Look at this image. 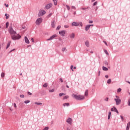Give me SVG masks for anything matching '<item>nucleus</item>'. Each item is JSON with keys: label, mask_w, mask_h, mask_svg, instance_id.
Returning a JSON list of instances; mask_svg holds the SVG:
<instances>
[{"label": "nucleus", "mask_w": 130, "mask_h": 130, "mask_svg": "<svg viewBox=\"0 0 130 130\" xmlns=\"http://www.w3.org/2000/svg\"><path fill=\"white\" fill-rule=\"evenodd\" d=\"M121 92V89L120 88L117 89V93H120Z\"/></svg>", "instance_id": "obj_37"}, {"label": "nucleus", "mask_w": 130, "mask_h": 130, "mask_svg": "<svg viewBox=\"0 0 130 130\" xmlns=\"http://www.w3.org/2000/svg\"><path fill=\"white\" fill-rule=\"evenodd\" d=\"M25 104H28V103H30V101L29 100H26L24 101Z\"/></svg>", "instance_id": "obj_31"}, {"label": "nucleus", "mask_w": 130, "mask_h": 130, "mask_svg": "<svg viewBox=\"0 0 130 130\" xmlns=\"http://www.w3.org/2000/svg\"><path fill=\"white\" fill-rule=\"evenodd\" d=\"M51 16H52V13H50L48 14V15H47V18H50Z\"/></svg>", "instance_id": "obj_34"}, {"label": "nucleus", "mask_w": 130, "mask_h": 130, "mask_svg": "<svg viewBox=\"0 0 130 130\" xmlns=\"http://www.w3.org/2000/svg\"><path fill=\"white\" fill-rule=\"evenodd\" d=\"M8 31L10 35H11L12 40H19V39H21V36L17 34V31L14 30L12 26L9 27Z\"/></svg>", "instance_id": "obj_1"}, {"label": "nucleus", "mask_w": 130, "mask_h": 130, "mask_svg": "<svg viewBox=\"0 0 130 130\" xmlns=\"http://www.w3.org/2000/svg\"><path fill=\"white\" fill-rule=\"evenodd\" d=\"M129 126H130V122H129L127 124V126H126V130H129Z\"/></svg>", "instance_id": "obj_20"}, {"label": "nucleus", "mask_w": 130, "mask_h": 130, "mask_svg": "<svg viewBox=\"0 0 130 130\" xmlns=\"http://www.w3.org/2000/svg\"><path fill=\"white\" fill-rule=\"evenodd\" d=\"M101 72L100 71H99V73H98V75H99V76H100V74H101Z\"/></svg>", "instance_id": "obj_63"}, {"label": "nucleus", "mask_w": 130, "mask_h": 130, "mask_svg": "<svg viewBox=\"0 0 130 130\" xmlns=\"http://www.w3.org/2000/svg\"><path fill=\"white\" fill-rule=\"evenodd\" d=\"M85 96H88V90H86L85 92Z\"/></svg>", "instance_id": "obj_38"}, {"label": "nucleus", "mask_w": 130, "mask_h": 130, "mask_svg": "<svg viewBox=\"0 0 130 130\" xmlns=\"http://www.w3.org/2000/svg\"><path fill=\"white\" fill-rule=\"evenodd\" d=\"M24 106H25L24 105V103H22V102L20 103L19 104V105H18V107H19V108H20V109H23V108H24Z\"/></svg>", "instance_id": "obj_12"}, {"label": "nucleus", "mask_w": 130, "mask_h": 130, "mask_svg": "<svg viewBox=\"0 0 130 130\" xmlns=\"http://www.w3.org/2000/svg\"><path fill=\"white\" fill-rule=\"evenodd\" d=\"M70 98V96H69V95H66L65 96L63 97V100H66V99H68Z\"/></svg>", "instance_id": "obj_25"}, {"label": "nucleus", "mask_w": 130, "mask_h": 130, "mask_svg": "<svg viewBox=\"0 0 130 130\" xmlns=\"http://www.w3.org/2000/svg\"><path fill=\"white\" fill-rule=\"evenodd\" d=\"M72 26H75L76 27H78L79 26L78 22H73L72 23Z\"/></svg>", "instance_id": "obj_16"}, {"label": "nucleus", "mask_w": 130, "mask_h": 130, "mask_svg": "<svg viewBox=\"0 0 130 130\" xmlns=\"http://www.w3.org/2000/svg\"><path fill=\"white\" fill-rule=\"evenodd\" d=\"M45 14H46V11L44 10H40L38 13V16L42 17V16H44V15H45Z\"/></svg>", "instance_id": "obj_4"}, {"label": "nucleus", "mask_w": 130, "mask_h": 130, "mask_svg": "<svg viewBox=\"0 0 130 130\" xmlns=\"http://www.w3.org/2000/svg\"><path fill=\"white\" fill-rule=\"evenodd\" d=\"M5 17H6V19L7 20H8V19H9V15H8V14L6 13L5 15Z\"/></svg>", "instance_id": "obj_30"}, {"label": "nucleus", "mask_w": 130, "mask_h": 130, "mask_svg": "<svg viewBox=\"0 0 130 130\" xmlns=\"http://www.w3.org/2000/svg\"><path fill=\"white\" fill-rule=\"evenodd\" d=\"M51 25L52 28H55V20H53L51 21Z\"/></svg>", "instance_id": "obj_13"}, {"label": "nucleus", "mask_w": 130, "mask_h": 130, "mask_svg": "<svg viewBox=\"0 0 130 130\" xmlns=\"http://www.w3.org/2000/svg\"><path fill=\"white\" fill-rule=\"evenodd\" d=\"M35 104H36V105H42V103L35 102Z\"/></svg>", "instance_id": "obj_27"}, {"label": "nucleus", "mask_w": 130, "mask_h": 130, "mask_svg": "<svg viewBox=\"0 0 130 130\" xmlns=\"http://www.w3.org/2000/svg\"><path fill=\"white\" fill-rule=\"evenodd\" d=\"M54 2V5L56 6L57 5V1L56 0H52Z\"/></svg>", "instance_id": "obj_29"}, {"label": "nucleus", "mask_w": 130, "mask_h": 130, "mask_svg": "<svg viewBox=\"0 0 130 130\" xmlns=\"http://www.w3.org/2000/svg\"><path fill=\"white\" fill-rule=\"evenodd\" d=\"M111 116V112H109L108 115V119H110V117Z\"/></svg>", "instance_id": "obj_21"}, {"label": "nucleus", "mask_w": 130, "mask_h": 130, "mask_svg": "<svg viewBox=\"0 0 130 130\" xmlns=\"http://www.w3.org/2000/svg\"><path fill=\"white\" fill-rule=\"evenodd\" d=\"M111 111H113L114 112H116V113H119L118 110H117V109L115 107H113V108H112L111 109Z\"/></svg>", "instance_id": "obj_9"}, {"label": "nucleus", "mask_w": 130, "mask_h": 130, "mask_svg": "<svg viewBox=\"0 0 130 130\" xmlns=\"http://www.w3.org/2000/svg\"><path fill=\"white\" fill-rule=\"evenodd\" d=\"M60 27H61L60 26L58 25L56 28V30H59V29H60Z\"/></svg>", "instance_id": "obj_46"}, {"label": "nucleus", "mask_w": 130, "mask_h": 130, "mask_svg": "<svg viewBox=\"0 0 130 130\" xmlns=\"http://www.w3.org/2000/svg\"><path fill=\"white\" fill-rule=\"evenodd\" d=\"M66 7H67V9L68 10V11H70V10L71 9L70 6L69 5H66Z\"/></svg>", "instance_id": "obj_41"}, {"label": "nucleus", "mask_w": 130, "mask_h": 130, "mask_svg": "<svg viewBox=\"0 0 130 130\" xmlns=\"http://www.w3.org/2000/svg\"><path fill=\"white\" fill-rule=\"evenodd\" d=\"M108 99H109L108 98H106L105 99V101H108Z\"/></svg>", "instance_id": "obj_57"}, {"label": "nucleus", "mask_w": 130, "mask_h": 130, "mask_svg": "<svg viewBox=\"0 0 130 130\" xmlns=\"http://www.w3.org/2000/svg\"><path fill=\"white\" fill-rule=\"evenodd\" d=\"M57 37V35L56 34L53 35V36H51L49 39H47V41H50V40H53L54 38Z\"/></svg>", "instance_id": "obj_6"}, {"label": "nucleus", "mask_w": 130, "mask_h": 130, "mask_svg": "<svg viewBox=\"0 0 130 130\" xmlns=\"http://www.w3.org/2000/svg\"><path fill=\"white\" fill-rule=\"evenodd\" d=\"M66 87H67V88H70V86H69V85H66Z\"/></svg>", "instance_id": "obj_64"}, {"label": "nucleus", "mask_w": 130, "mask_h": 130, "mask_svg": "<svg viewBox=\"0 0 130 130\" xmlns=\"http://www.w3.org/2000/svg\"><path fill=\"white\" fill-rule=\"evenodd\" d=\"M49 92L50 93H53V92H54V89H49Z\"/></svg>", "instance_id": "obj_26"}, {"label": "nucleus", "mask_w": 130, "mask_h": 130, "mask_svg": "<svg viewBox=\"0 0 130 130\" xmlns=\"http://www.w3.org/2000/svg\"><path fill=\"white\" fill-rule=\"evenodd\" d=\"M5 6H6V7L7 8H8V7H9V5H8V4H5Z\"/></svg>", "instance_id": "obj_62"}, {"label": "nucleus", "mask_w": 130, "mask_h": 130, "mask_svg": "<svg viewBox=\"0 0 130 130\" xmlns=\"http://www.w3.org/2000/svg\"><path fill=\"white\" fill-rule=\"evenodd\" d=\"M85 45H86V46H87V47H90V43L89 42V41H86L85 42Z\"/></svg>", "instance_id": "obj_17"}, {"label": "nucleus", "mask_w": 130, "mask_h": 130, "mask_svg": "<svg viewBox=\"0 0 130 130\" xmlns=\"http://www.w3.org/2000/svg\"><path fill=\"white\" fill-rule=\"evenodd\" d=\"M91 26H93V24H88L85 26V31H88L90 28L91 27Z\"/></svg>", "instance_id": "obj_10"}, {"label": "nucleus", "mask_w": 130, "mask_h": 130, "mask_svg": "<svg viewBox=\"0 0 130 130\" xmlns=\"http://www.w3.org/2000/svg\"><path fill=\"white\" fill-rule=\"evenodd\" d=\"M73 97L76 99V100H84L85 99V96L82 95H76L75 94H73Z\"/></svg>", "instance_id": "obj_2"}, {"label": "nucleus", "mask_w": 130, "mask_h": 130, "mask_svg": "<svg viewBox=\"0 0 130 130\" xmlns=\"http://www.w3.org/2000/svg\"><path fill=\"white\" fill-rule=\"evenodd\" d=\"M20 98H24L25 95H24L23 94H20Z\"/></svg>", "instance_id": "obj_43"}, {"label": "nucleus", "mask_w": 130, "mask_h": 130, "mask_svg": "<svg viewBox=\"0 0 130 130\" xmlns=\"http://www.w3.org/2000/svg\"><path fill=\"white\" fill-rule=\"evenodd\" d=\"M13 106H14V107H15V108H16V107H17V105L16 104V103H14Z\"/></svg>", "instance_id": "obj_52"}, {"label": "nucleus", "mask_w": 130, "mask_h": 130, "mask_svg": "<svg viewBox=\"0 0 130 130\" xmlns=\"http://www.w3.org/2000/svg\"><path fill=\"white\" fill-rule=\"evenodd\" d=\"M103 70L105 71H108V68L103 66Z\"/></svg>", "instance_id": "obj_22"}, {"label": "nucleus", "mask_w": 130, "mask_h": 130, "mask_svg": "<svg viewBox=\"0 0 130 130\" xmlns=\"http://www.w3.org/2000/svg\"><path fill=\"white\" fill-rule=\"evenodd\" d=\"M105 78H106V79H108V78H109L108 75H105Z\"/></svg>", "instance_id": "obj_60"}, {"label": "nucleus", "mask_w": 130, "mask_h": 130, "mask_svg": "<svg viewBox=\"0 0 130 130\" xmlns=\"http://www.w3.org/2000/svg\"><path fill=\"white\" fill-rule=\"evenodd\" d=\"M59 34L61 36H64V35H66V30H61L59 31Z\"/></svg>", "instance_id": "obj_11"}, {"label": "nucleus", "mask_w": 130, "mask_h": 130, "mask_svg": "<svg viewBox=\"0 0 130 130\" xmlns=\"http://www.w3.org/2000/svg\"><path fill=\"white\" fill-rule=\"evenodd\" d=\"M49 127L48 126L45 127L43 130H48Z\"/></svg>", "instance_id": "obj_40"}, {"label": "nucleus", "mask_w": 130, "mask_h": 130, "mask_svg": "<svg viewBox=\"0 0 130 130\" xmlns=\"http://www.w3.org/2000/svg\"><path fill=\"white\" fill-rule=\"evenodd\" d=\"M6 28H8V27H9V22H7L6 23Z\"/></svg>", "instance_id": "obj_36"}, {"label": "nucleus", "mask_w": 130, "mask_h": 130, "mask_svg": "<svg viewBox=\"0 0 130 130\" xmlns=\"http://www.w3.org/2000/svg\"><path fill=\"white\" fill-rule=\"evenodd\" d=\"M42 18L41 17L38 18L36 21V25H40L42 23Z\"/></svg>", "instance_id": "obj_5"}, {"label": "nucleus", "mask_w": 130, "mask_h": 130, "mask_svg": "<svg viewBox=\"0 0 130 130\" xmlns=\"http://www.w3.org/2000/svg\"><path fill=\"white\" fill-rule=\"evenodd\" d=\"M64 28H69V25H64Z\"/></svg>", "instance_id": "obj_56"}, {"label": "nucleus", "mask_w": 130, "mask_h": 130, "mask_svg": "<svg viewBox=\"0 0 130 130\" xmlns=\"http://www.w3.org/2000/svg\"><path fill=\"white\" fill-rule=\"evenodd\" d=\"M89 23L90 24H92V23H93V21L90 20V21H89Z\"/></svg>", "instance_id": "obj_61"}, {"label": "nucleus", "mask_w": 130, "mask_h": 130, "mask_svg": "<svg viewBox=\"0 0 130 130\" xmlns=\"http://www.w3.org/2000/svg\"><path fill=\"white\" fill-rule=\"evenodd\" d=\"M66 121L68 123H69V124H72V123H73V119L71 118H68Z\"/></svg>", "instance_id": "obj_8"}, {"label": "nucleus", "mask_w": 130, "mask_h": 130, "mask_svg": "<svg viewBox=\"0 0 130 130\" xmlns=\"http://www.w3.org/2000/svg\"><path fill=\"white\" fill-rule=\"evenodd\" d=\"M63 95H66V94H64L63 93H60L59 94V97H61Z\"/></svg>", "instance_id": "obj_35"}, {"label": "nucleus", "mask_w": 130, "mask_h": 130, "mask_svg": "<svg viewBox=\"0 0 130 130\" xmlns=\"http://www.w3.org/2000/svg\"><path fill=\"white\" fill-rule=\"evenodd\" d=\"M62 52H64V51H67V48L66 47H63L62 48Z\"/></svg>", "instance_id": "obj_23"}, {"label": "nucleus", "mask_w": 130, "mask_h": 130, "mask_svg": "<svg viewBox=\"0 0 130 130\" xmlns=\"http://www.w3.org/2000/svg\"><path fill=\"white\" fill-rule=\"evenodd\" d=\"M24 41L25 43H26L27 44H29V43H30V42L29 41V39H28V38H27V37H24Z\"/></svg>", "instance_id": "obj_15"}, {"label": "nucleus", "mask_w": 130, "mask_h": 130, "mask_svg": "<svg viewBox=\"0 0 130 130\" xmlns=\"http://www.w3.org/2000/svg\"><path fill=\"white\" fill-rule=\"evenodd\" d=\"M11 46V41L8 42L7 47H6V49H8L10 46Z\"/></svg>", "instance_id": "obj_19"}, {"label": "nucleus", "mask_w": 130, "mask_h": 130, "mask_svg": "<svg viewBox=\"0 0 130 130\" xmlns=\"http://www.w3.org/2000/svg\"><path fill=\"white\" fill-rule=\"evenodd\" d=\"M127 104H128V106H130V99H129V100H128Z\"/></svg>", "instance_id": "obj_48"}, {"label": "nucleus", "mask_w": 130, "mask_h": 130, "mask_svg": "<svg viewBox=\"0 0 130 130\" xmlns=\"http://www.w3.org/2000/svg\"><path fill=\"white\" fill-rule=\"evenodd\" d=\"M27 94H28V95H32V93H31L29 91L27 92Z\"/></svg>", "instance_id": "obj_55"}, {"label": "nucleus", "mask_w": 130, "mask_h": 130, "mask_svg": "<svg viewBox=\"0 0 130 130\" xmlns=\"http://www.w3.org/2000/svg\"><path fill=\"white\" fill-rule=\"evenodd\" d=\"M74 66H71V70H72V72H74Z\"/></svg>", "instance_id": "obj_44"}, {"label": "nucleus", "mask_w": 130, "mask_h": 130, "mask_svg": "<svg viewBox=\"0 0 130 130\" xmlns=\"http://www.w3.org/2000/svg\"><path fill=\"white\" fill-rule=\"evenodd\" d=\"M59 81L60 82H61V83H63V80H62V78H60Z\"/></svg>", "instance_id": "obj_49"}, {"label": "nucleus", "mask_w": 130, "mask_h": 130, "mask_svg": "<svg viewBox=\"0 0 130 130\" xmlns=\"http://www.w3.org/2000/svg\"><path fill=\"white\" fill-rule=\"evenodd\" d=\"M82 10H83V11H85L86 10H87V8H81Z\"/></svg>", "instance_id": "obj_51"}, {"label": "nucleus", "mask_w": 130, "mask_h": 130, "mask_svg": "<svg viewBox=\"0 0 130 130\" xmlns=\"http://www.w3.org/2000/svg\"><path fill=\"white\" fill-rule=\"evenodd\" d=\"M31 41H32V42H34V39L33 38H31Z\"/></svg>", "instance_id": "obj_59"}, {"label": "nucleus", "mask_w": 130, "mask_h": 130, "mask_svg": "<svg viewBox=\"0 0 130 130\" xmlns=\"http://www.w3.org/2000/svg\"><path fill=\"white\" fill-rule=\"evenodd\" d=\"M104 51L105 52V53H106V54H107V55H108L109 54V53H108V52L107 51V50H104Z\"/></svg>", "instance_id": "obj_33"}, {"label": "nucleus", "mask_w": 130, "mask_h": 130, "mask_svg": "<svg viewBox=\"0 0 130 130\" xmlns=\"http://www.w3.org/2000/svg\"><path fill=\"white\" fill-rule=\"evenodd\" d=\"M116 98L114 99V101L116 102V105H119L121 103V100L119 98L118 95H115Z\"/></svg>", "instance_id": "obj_3"}, {"label": "nucleus", "mask_w": 130, "mask_h": 130, "mask_svg": "<svg viewBox=\"0 0 130 130\" xmlns=\"http://www.w3.org/2000/svg\"><path fill=\"white\" fill-rule=\"evenodd\" d=\"M75 36H76V35L74 33H72L69 35V37L70 38H71V39H74V38H75Z\"/></svg>", "instance_id": "obj_14"}, {"label": "nucleus", "mask_w": 130, "mask_h": 130, "mask_svg": "<svg viewBox=\"0 0 130 130\" xmlns=\"http://www.w3.org/2000/svg\"><path fill=\"white\" fill-rule=\"evenodd\" d=\"M2 78H4L5 77V73H2L1 74Z\"/></svg>", "instance_id": "obj_42"}, {"label": "nucleus", "mask_w": 130, "mask_h": 130, "mask_svg": "<svg viewBox=\"0 0 130 130\" xmlns=\"http://www.w3.org/2000/svg\"><path fill=\"white\" fill-rule=\"evenodd\" d=\"M67 130H73V128L68 127L67 128Z\"/></svg>", "instance_id": "obj_45"}, {"label": "nucleus", "mask_w": 130, "mask_h": 130, "mask_svg": "<svg viewBox=\"0 0 130 130\" xmlns=\"http://www.w3.org/2000/svg\"><path fill=\"white\" fill-rule=\"evenodd\" d=\"M48 86V84L47 83H45L43 85V87H44V88H47V87Z\"/></svg>", "instance_id": "obj_28"}, {"label": "nucleus", "mask_w": 130, "mask_h": 130, "mask_svg": "<svg viewBox=\"0 0 130 130\" xmlns=\"http://www.w3.org/2000/svg\"><path fill=\"white\" fill-rule=\"evenodd\" d=\"M14 50H16V49H13L12 50H11L9 52L10 53H11V52H13V51H14Z\"/></svg>", "instance_id": "obj_53"}, {"label": "nucleus", "mask_w": 130, "mask_h": 130, "mask_svg": "<svg viewBox=\"0 0 130 130\" xmlns=\"http://www.w3.org/2000/svg\"><path fill=\"white\" fill-rule=\"evenodd\" d=\"M63 106L64 107H66V106H67V107H68V106H70V103H64V104H63Z\"/></svg>", "instance_id": "obj_18"}, {"label": "nucleus", "mask_w": 130, "mask_h": 130, "mask_svg": "<svg viewBox=\"0 0 130 130\" xmlns=\"http://www.w3.org/2000/svg\"><path fill=\"white\" fill-rule=\"evenodd\" d=\"M78 26H81V27H83V23L82 22H78Z\"/></svg>", "instance_id": "obj_32"}, {"label": "nucleus", "mask_w": 130, "mask_h": 130, "mask_svg": "<svg viewBox=\"0 0 130 130\" xmlns=\"http://www.w3.org/2000/svg\"><path fill=\"white\" fill-rule=\"evenodd\" d=\"M104 64L105 66H108V62H107V61H105Z\"/></svg>", "instance_id": "obj_39"}, {"label": "nucleus", "mask_w": 130, "mask_h": 130, "mask_svg": "<svg viewBox=\"0 0 130 130\" xmlns=\"http://www.w3.org/2000/svg\"><path fill=\"white\" fill-rule=\"evenodd\" d=\"M107 84H111V79H109L107 81Z\"/></svg>", "instance_id": "obj_24"}, {"label": "nucleus", "mask_w": 130, "mask_h": 130, "mask_svg": "<svg viewBox=\"0 0 130 130\" xmlns=\"http://www.w3.org/2000/svg\"><path fill=\"white\" fill-rule=\"evenodd\" d=\"M51 7H52V4L49 3L46 5V6L45 7V9L46 10H49V9H50Z\"/></svg>", "instance_id": "obj_7"}, {"label": "nucleus", "mask_w": 130, "mask_h": 130, "mask_svg": "<svg viewBox=\"0 0 130 130\" xmlns=\"http://www.w3.org/2000/svg\"><path fill=\"white\" fill-rule=\"evenodd\" d=\"M72 9H74V10H76V7L72 6Z\"/></svg>", "instance_id": "obj_58"}, {"label": "nucleus", "mask_w": 130, "mask_h": 130, "mask_svg": "<svg viewBox=\"0 0 130 130\" xmlns=\"http://www.w3.org/2000/svg\"><path fill=\"white\" fill-rule=\"evenodd\" d=\"M98 4V2H95L93 3V6H96Z\"/></svg>", "instance_id": "obj_47"}, {"label": "nucleus", "mask_w": 130, "mask_h": 130, "mask_svg": "<svg viewBox=\"0 0 130 130\" xmlns=\"http://www.w3.org/2000/svg\"><path fill=\"white\" fill-rule=\"evenodd\" d=\"M103 42H104V43H105V44L107 46H108V44H107V43L106 42V41H103Z\"/></svg>", "instance_id": "obj_50"}, {"label": "nucleus", "mask_w": 130, "mask_h": 130, "mask_svg": "<svg viewBox=\"0 0 130 130\" xmlns=\"http://www.w3.org/2000/svg\"><path fill=\"white\" fill-rule=\"evenodd\" d=\"M120 117H121V119H122V121H123V120H124L123 116L121 115Z\"/></svg>", "instance_id": "obj_54"}]
</instances>
